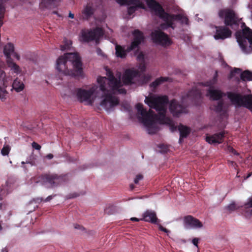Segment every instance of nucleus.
Returning <instances> with one entry per match:
<instances>
[{
    "instance_id": "obj_1",
    "label": "nucleus",
    "mask_w": 252,
    "mask_h": 252,
    "mask_svg": "<svg viewBox=\"0 0 252 252\" xmlns=\"http://www.w3.org/2000/svg\"><path fill=\"white\" fill-rule=\"evenodd\" d=\"M145 102L150 107L158 111V114H156L151 110L147 111L143 108V105L141 103H137L136 105V108L138 113L141 116L142 123L147 127L148 133L155 134L158 130L156 122L159 121L161 124L164 122L166 117V106L168 103V98L166 95L146 97Z\"/></svg>"
},
{
    "instance_id": "obj_2",
    "label": "nucleus",
    "mask_w": 252,
    "mask_h": 252,
    "mask_svg": "<svg viewBox=\"0 0 252 252\" xmlns=\"http://www.w3.org/2000/svg\"><path fill=\"white\" fill-rule=\"evenodd\" d=\"M218 72L216 71L213 78L204 83L205 86L209 87L207 95L211 100H220L223 96L226 95L231 103L236 107H244L252 112V94H243L240 93L227 92L223 93L221 90L215 89L214 85L216 83Z\"/></svg>"
},
{
    "instance_id": "obj_3",
    "label": "nucleus",
    "mask_w": 252,
    "mask_h": 252,
    "mask_svg": "<svg viewBox=\"0 0 252 252\" xmlns=\"http://www.w3.org/2000/svg\"><path fill=\"white\" fill-rule=\"evenodd\" d=\"M57 69L61 73L72 76H83L82 63L76 53H68L57 60Z\"/></svg>"
},
{
    "instance_id": "obj_4",
    "label": "nucleus",
    "mask_w": 252,
    "mask_h": 252,
    "mask_svg": "<svg viewBox=\"0 0 252 252\" xmlns=\"http://www.w3.org/2000/svg\"><path fill=\"white\" fill-rule=\"evenodd\" d=\"M97 82L99 84V90L101 91H105L107 90L113 94L117 93L119 94H126V93L125 89L121 88V82L120 79L115 78L112 72H109L108 78L106 77H98Z\"/></svg>"
},
{
    "instance_id": "obj_5",
    "label": "nucleus",
    "mask_w": 252,
    "mask_h": 252,
    "mask_svg": "<svg viewBox=\"0 0 252 252\" xmlns=\"http://www.w3.org/2000/svg\"><path fill=\"white\" fill-rule=\"evenodd\" d=\"M148 7L154 11L156 14L167 23L168 26L174 29L175 26L171 14L166 12L162 6L155 0H146Z\"/></svg>"
},
{
    "instance_id": "obj_6",
    "label": "nucleus",
    "mask_w": 252,
    "mask_h": 252,
    "mask_svg": "<svg viewBox=\"0 0 252 252\" xmlns=\"http://www.w3.org/2000/svg\"><path fill=\"white\" fill-rule=\"evenodd\" d=\"M40 181L49 188H55L69 180L68 174L58 175L55 173H45L40 176Z\"/></svg>"
},
{
    "instance_id": "obj_7",
    "label": "nucleus",
    "mask_w": 252,
    "mask_h": 252,
    "mask_svg": "<svg viewBox=\"0 0 252 252\" xmlns=\"http://www.w3.org/2000/svg\"><path fill=\"white\" fill-rule=\"evenodd\" d=\"M238 42L243 51L247 49L248 42L252 50V30L248 27H245L242 32H236Z\"/></svg>"
},
{
    "instance_id": "obj_8",
    "label": "nucleus",
    "mask_w": 252,
    "mask_h": 252,
    "mask_svg": "<svg viewBox=\"0 0 252 252\" xmlns=\"http://www.w3.org/2000/svg\"><path fill=\"white\" fill-rule=\"evenodd\" d=\"M82 40L89 42L95 40L97 42L99 38L103 35V30L101 28L96 27L93 30H83L81 31Z\"/></svg>"
},
{
    "instance_id": "obj_9",
    "label": "nucleus",
    "mask_w": 252,
    "mask_h": 252,
    "mask_svg": "<svg viewBox=\"0 0 252 252\" xmlns=\"http://www.w3.org/2000/svg\"><path fill=\"white\" fill-rule=\"evenodd\" d=\"M98 87L94 86L89 90H86L81 88H78L76 90V94L78 100L81 102L86 101L90 105H92L94 103V99L91 97L95 93Z\"/></svg>"
},
{
    "instance_id": "obj_10",
    "label": "nucleus",
    "mask_w": 252,
    "mask_h": 252,
    "mask_svg": "<svg viewBox=\"0 0 252 252\" xmlns=\"http://www.w3.org/2000/svg\"><path fill=\"white\" fill-rule=\"evenodd\" d=\"M220 18H224V23L226 26L238 25L239 19L234 11L230 9H221L219 12Z\"/></svg>"
},
{
    "instance_id": "obj_11",
    "label": "nucleus",
    "mask_w": 252,
    "mask_h": 252,
    "mask_svg": "<svg viewBox=\"0 0 252 252\" xmlns=\"http://www.w3.org/2000/svg\"><path fill=\"white\" fill-rule=\"evenodd\" d=\"M103 92V99L100 102V105L106 110L109 111L119 103L118 98L113 96V94L108 90L102 91Z\"/></svg>"
},
{
    "instance_id": "obj_12",
    "label": "nucleus",
    "mask_w": 252,
    "mask_h": 252,
    "mask_svg": "<svg viewBox=\"0 0 252 252\" xmlns=\"http://www.w3.org/2000/svg\"><path fill=\"white\" fill-rule=\"evenodd\" d=\"M151 36L154 42L162 46H169L172 41L168 35L160 30H156L152 32Z\"/></svg>"
},
{
    "instance_id": "obj_13",
    "label": "nucleus",
    "mask_w": 252,
    "mask_h": 252,
    "mask_svg": "<svg viewBox=\"0 0 252 252\" xmlns=\"http://www.w3.org/2000/svg\"><path fill=\"white\" fill-rule=\"evenodd\" d=\"M7 87L8 81L5 73L0 68V99L2 101L6 99L8 92L6 89Z\"/></svg>"
},
{
    "instance_id": "obj_14",
    "label": "nucleus",
    "mask_w": 252,
    "mask_h": 252,
    "mask_svg": "<svg viewBox=\"0 0 252 252\" xmlns=\"http://www.w3.org/2000/svg\"><path fill=\"white\" fill-rule=\"evenodd\" d=\"M133 39L130 46L127 47V51H131L138 48L139 45L143 41L144 37L143 33L139 30H135L132 32Z\"/></svg>"
},
{
    "instance_id": "obj_15",
    "label": "nucleus",
    "mask_w": 252,
    "mask_h": 252,
    "mask_svg": "<svg viewBox=\"0 0 252 252\" xmlns=\"http://www.w3.org/2000/svg\"><path fill=\"white\" fill-rule=\"evenodd\" d=\"M183 222L185 227L187 229L200 228L203 226L202 222L198 219L191 215L185 216Z\"/></svg>"
},
{
    "instance_id": "obj_16",
    "label": "nucleus",
    "mask_w": 252,
    "mask_h": 252,
    "mask_svg": "<svg viewBox=\"0 0 252 252\" xmlns=\"http://www.w3.org/2000/svg\"><path fill=\"white\" fill-rule=\"evenodd\" d=\"M141 73L138 70L127 69L126 70L123 76V81L125 85L132 84V80L135 78L140 77Z\"/></svg>"
},
{
    "instance_id": "obj_17",
    "label": "nucleus",
    "mask_w": 252,
    "mask_h": 252,
    "mask_svg": "<svg viewBox=\"0 0 252 252\" xmlns=\"http://www.w3.org/2000/svg\"><path fill=\"white\" fill-rule=\"evenodd\" d=\"M216 32L214 37L216 40H223L231 35V30L225 26H216Z\"/></svg>"
},
{
    "instance_id": "obj_18",
    "label": "nucleus",
    "mask_w": 252,
    "mask_h": 252,
    "mask_svg": "<svg viewBox=\"0 0 252 252\" xmlns=\"http://www.w3.org/2000/svg\"><path fill=\"white\" fill-rule=\"evenodd\" d=\"M169 108L174 116L179 117L181 114L187 113L186 108L179 104L175 99L171 101Z\"/></svg>"
},
{
    "instance_id": "obj_19",
    "label": "nucleus",
    "mask_w": 252,
    "mask_h": 252,
    "mask_svg": "<svg viewBox=\"0 0 252 252\" xmlns=\"http://www.w3.org/2000/svg\"><path fill=\"white\" fill-rule=\"evenodd\" d=\"M225 132L224 131L207 136L206 141L210 144H220L223 142Z\"/></svg>"
},
{
    "instance_id": "obj_20",
    "label": "nucleus",
    "mask_w": 252,
    "mask_h": 252,
    "mask_svg": "<svg viewBox=\"0 0 252 252\" xmlns=\"http://www.w3.org/2000/svg\"><path fill=\"white\" fill-rule=\"evenodd\" d=\"M201 97V93L200 91L196 88H193L191 90L188 92L187 94L183 96V99L186 98L189 99L191 100L197 101Z\"/></svg>"
},
{
    "instance_id": "obj_21",
    "label": "nucleus",
    "mask_w": 252,
    "mask_h": 252,
    "mask_svg": "<svg viewBox=\"0 0 252 252\" xmlns=\"http://www.w3.org/2000/svg\"><path fill=\"white\" fill-rule=\"evenodd\" d=\"M95 11V8L94 4L92 2L88 3L84 7L82 13L83 19L88 20L94 14Z\"/></svg>"
},
{
    "instance_id": "obj_22",
    "label": "nucleus",
    "mask_w": 252,
    "mask_h": 252,
    "mask_svg": "<svg viewBox=\"0 0 252 252\" xmlns=\"http://www.w3.org/2000/svg\"><path fill=\"white\" fill-rule=\"evenodd\" d=\"M143 218L141 220H144L145 221L149 222L154 224L157 223L158 219L157 217L155 212L152 210H147L143 214Z\"/></svg>"
},
{
    "instance_id": "obj_23",
    "label": "nucleus",
    "mask_w": 252,
    "mask_h": 252,
    "mask_svg": "<svg viewBox=\"0 0 252 252\" xmlns=\"http://www.w3.org/2000/svg\"><path fill=\"white\" fill-rule=\"evenodd\" d=\"M60 0H41L40 3L41 8L52 9L57 7Z\"/></svg>"
},
{
    "instance_id": "obj_24",
    "label": "nucleus",
    "mask_w": 252,
    "mask_h": 252,
    "mask_svg": "<svg viewBox=\"0 0 252 252\" xmlns=\"http://www.w3.org/2000/svg\"><path fill=\"white\" fill-rule=\"evenodd\" d=\"M178 129L180 132L179 142L181 143L182 139L187 137L190 132L189 127L182 124H180L178 126Z\"/></svg>"
},
{
    "instance_id": "obj_25",
    "label": "nucleus",
    "mask_w": 252,
    "mask_h": 252,
    "mask_svg": "<svg viewBox=\"0 0 252 252\" xmlns=\"http://www.w3.org/2000/svg\"><path fill=\"white\" fill-rule=\"evenodd\" d=\"M136 4H130L132 6L127 8V13L129 15L133 14L138 8L145 9V6L143 3L140 0H137Z\"/></svg>"
},
{
    "instance_id": "obj_26",
    "label": "nucleus",
    "mask_w": 252,
    "mask_h": 252,
    "mask_svg": "<svg viewBox=\"0 0 252 252\" xmlns=\"http://www.w3.org/2000/svg\"><path fill=\"white\" fill-rule=\"evenodd\" d=\"M14 52V45L11 43H8L6 44L3 48V53L6 57L7 61L9 59H12L11 55Z\"/></svg>"
},
{
    "instance_id": "obj_27",
    "label": "nucleus",
    "mask_w": 252,
    "mask_h": 252,
    "mask_svg": "<svg viewBox=\"0 0 252 252\" xmlns=\"http://www.w3.org/2000/svg\"><path fill=\"white\" fill-rule=\"evenodd\" d=\"M115 50L116 56L122 59L126 58L127 53L130 52L127 51V47L125 49L124 47L118 44L115 46Z\"/></svg>"
},
{
    "instance_id": "obj_28",
    "label": "nucleus",
    "mask_w": 252,
    "mask_h": 252,
    "mask_svg": "<svg viewBox=\"0 0 252 252\" xmlns=\"http://www.w3.org/2000/svg\"><path fill=\"white\" fill-rule=\"evenodd\" d=\"M12 87V89H14L17 92H20L24 89V84L20 80L16 79L13 82Z\"/></svg>"
},
{
    "instance_id": "obj_29",
    "label": "nucleus",
    "mask_w": 252,
    "mask_h": 252,
    "mask_svg": "<svg viewBox=\"0 0 252 252\" xmlns=\"http://www.w3.org/2000/svg\"><path fill=\"white\" fill-rule=\"evenodd\" d=\"M240 78L243 81H252V72L248 70H245L241 73Z\"/></svg>"
},
{
    "instance_id": "obj_30",
    "label": "nucleus",
    "mask_w": 252,
    "mask_h": 252,
    "mask_svg": "<svg viewBox=\"0 0 252 252\" xmlns=\"http://www.w3.org/2000/svg\"><path fill=\"white\" fill-rule=\"evenodd\" d=\"M169 79L170 78L168 77H160L156 79L154 82H153L151 84L150 86L151 87L156 88L161 84L165 82L168 81Z\"/></svg>"
},
{
    "instance_id": "obj_31",
    "label": "nucleus",
    "mask_w": 252,
    "mask_h": 252,
    "mask_svg": "<svg viewBox=\"0 0 252 252\" xmlns=\"http://www.w3.org/2000/svg\"><path fill=\"white\" fill-rule=\"evenodd\" d=\"M169 79L170 78L168 77H160L156 79L154 82H153L151 84L150 86L151 87L156 88L161 84L165 82L168 81Z\"/></svg>"
},
{
    "instance_id": "obj_32",
    "label": "nucleus",
    "mask_w": 252,
    "mask_h": 252,
    "mask_svg": "<svg viewBox=\"0 0 252 252\" xmlns=\"http://www.w3.org/2000/svg\"><path fill=\"white\" fill-rule=\"evenodd\" d=\"M169 79L170 78L168 77H160L156 79L154 82H153L151 84L150 86L151 87L156 88L161 84L165 82L168 81Z\"/></svg>"
},
{
    "instance_id": "obj_33",
    "label": "nucleus",
    "mask_w": 252,
    "mask_h": 252,
    "mask_svg": "<svg viewBox=\"0 0 252 252\" xmlns=\"http://www.w3.org/2000/svg\"><path fill=\"white\" fill-rule=\"evenodd\" d=\"M6 62L8 66L12 69L14 70L15 72L18 73L19 71V66L13 61L12 59H9V60L6 61Z\"/></svg>"
},
{
    "instance_id": "obj_34",
    "label": "nucleus",
    "mask_w": 252,
    "mask_h": 252,
    "mask_svg": "<svg viewBox=\"0 0 252 252\" xmlns=\"http://www.w3.org/2000/svg\"><path fill=\"white\" fill-rule=\"evenodd\" d=\"M224 106V102L223 100H220L218 101L216 105H214V110L217 113H220L222 111Z\"/></svg>"
},
{
    "instance_id": "obj_35",
    "label": "nucleus",
    "mask_w": 252,
    "mask_h": 252,
    "mask_svg": "<svg viewBox=\"0 0 252 252\" xmlns=\"http://www.w3.org/2000/svg\"><path fill=\"white\" fill-rule=\"evenodd\" d=\"M116 1L121 5H130V4H136L135 2H137V0H116Z\"/></svg>"
},
{
    "instance_id": "obj_36",
    "label": "nucleus",
    "mask_w": 252,
    "mask_h": 252,
    "mask_svg": "<svg viewBox=\"0 0 252 252\" xmlns=\"http://www.w3.org/2000/svg\"><path fill=\"white\" fill-rule=\"evenodd\" d=\"M13 184H14V180L12 179L9 178L6 182V183H5V185L6 186V189L7 191V192L11 191V190L13 188Z\"/></svg>"
},
{
    "instance_id": "obj_37",
    "label": "nucleus",
    "mask_w": 252,
    "mask_h": 252,
    "mask_svg": "<svg viewBox=\"0 0 252 252\" xmlns=\"http://www.w3.org/2000/svg\"><path fill=\"white\" fill-rule=\"evenodd\" d=\"M10 150V147L9 145L4 146L1 150V153L3 156H7L8 155Z\"/></svg>"
},
{
    "instance_id": "obj_38",
    "label": "nucleus",
    "mask_w": 252,
    "mask_h": 252,
    "mask_svg": "<svg viewBox=\"0 0 252 252\" xmlns=\"http://www.w3.org/2000/svg\"><path fill=\"white\" fill-rule=\"evenodd\" d=\"M160 152L162 153H166L169 151V146L167 145L161 144L158 146Z\"/></svg>"
},
{
    "instance_id": "obj_39",
    "label": "nucleus",
    "mask_w": 252,
    "mask_h": 252,
    "mask_svg": "<svg viewBox=\"0 0 252 252\" xmlns=\"http://www.w3.org/2000/svg\"><path fill=\"white\" fill-rule=\"evenodd\" d=\"M245 208L247 209V212L250 211L249 214L251 215V211L252 209H250L251 208H252V197L250 199L249 201L245 204L244 206Z\"/></svg>"
},
{
    "instance_id": "obj_40",
    "label": "nucleus",
    "mask_w": 252,
    "mask_h": 252,
    "mask_svg": "<svg viewBox=\"0 0 252 252\" xmlns=\"http://www.w3.org/2000/svg\"><path fill=\"white\" fill-rule=\"evenodd\" d=\"M146 64H145V62H140L139 66H138V69L140 70L139 71L141 74L145 72L146 70Z\"/></svg>"
},
{
    "instance_id": "obj_41",
    "label": "nucleus",
    "mask_w": 252,
    "mask_h": 252,
    "mask_svg": "<svg viewBox=\"0 0 252 252\" xmlns=\"http://www.w3.org/2000/svg\"><path fill=\"white\" fill-rule=\"evenodd\" d=\"M140 78H142L143 83H147L150 80L151 76V75H148V74L145 75V74H142V73Z\"/></svg>"
},
{
    "instance_id": "obj_42",
    "label": "nucleus",
    "mask_w": 252,
    "mask_h": 252,
    "mask_svg": "<svg viewBox=\"0 0 252 252\" xmlns=\"http://www.w3.org/2000/svg\"><path fill=\"white\" fill-rule=\"evenodd\" d=\"M71 45V43H68L67 41H65L63 45H61V50L63 51H64L70 48V46Z\"/></svg>"
},
{
    "instance_id": "obj_43",
    "label": "nucleus",
    "mask_w": 252,
    "mask_h": 252,
    "mask_svg": "<svg viewBox=\"0 0 252 252\" xmlns=\"http://www.w3.org/2000/svg\"><path fill=\"white\" fill-rule=\"evenodd\" d=\"M173 20L181 21L183 19V15L181 14H171Z\"/></svg>"
},
{
    "instance_id": "obj_44",
    "label": "nucleus",
    "mask_w": 252,
    "mask_h": 252,
    "mask_svg": "<svg viewBox=\"0 0 252 252\" xmlns=\"http://www.w3.org/2000/svg\"><path fill=\"white\" fill-rule=\"evenodd\" d=\"M137 60L139 62H145L144 55L142 52H140L138 55Z\"/></svg>"
},
{
    "instance_id": "obj_45",
    "label": "nucleus",
    "mask_w": 252,
    "mask_h": 252,
    "mask_svg": "<svg viewBox=\"0 0 252 252\" xmlns=\"http://www.w3.org/2000/svg\"><path fill=\"white\" fill-rule=\"evenodd\" d=\"M226 208L230 211H233L237 209V207L235 203H231L227 206Z\"/></svg>"
},
{
    "instance_id": "obj_46",
    "label": "nucleus",
    "mask_w": 252,
    "mask_h": 252,
    "mask_svg": "<svg viewBox=\"0 0 252 252\" xmlns=\"http://www.w3.org/2000/svg\"><path fill=\"white\" fill-rule=\"evenodd\" d=\"M241 71V69L238 68H235L234 69L231 71L230 74V78H232L234 75V73H239Z\"/></svg>"
},
{
    "instance_id": "obj_47",
    "label": "nucleus",
    "mask_w": 252,
    "mask_h": 252,
    "mask_svg": "<svg viewBox=\"0 0 252 252\" xmlns=\"http://www.w3.org/2000/svg\"><path fill=\"white\" fill-rule=\"evenodd\" d=\"M143 177L141 174H138L136 175L135 178L134 180V182L135 184H137L139 183V181L143 179Z\"/></svg>"
},
{
    "instance_id": "obj_48",
    "label": "nucleus",
    "mask_w": 252,
    "mask_h": 252,
    "mask_svg": "<svg viewBox=\"0 0 252 252\" xmlns=\"http://www.w3.org/2000/svg\"><path fill=\"white\" fill-rule=\"evenodd\" d=\"M170 130L171 132H174L177 130L178 127L173 123H170L169 124Z\"/></svg>"
},
{
    "instance_id": "obj_49",
    "label": "nucleus",
    "mask_w": 252,
    "mask_h": 252,
    "mask_svg": "<svg viewBox=\"0 0 252 252\" xmlns=\"http://www.w3.org/2000/svg\"><path fill=\"white\" fill-rule=\"evenodd\" d=\"M32 147L37 150H39L41 149V146L35 142L32 143Z\"/></svg>"
},
{
    "instance_id": "obj_50",
    "label": "nucleus",
    "mask_w": 252,
    "mask_h": 252,
    "mask_svg": "<svg viewBox=\"0 0 252 252\" xmlns=\"http://www.w3.org/2000/svg\"><path fill=\"white\" fill-rule=\"evenodd\" d=\"M160 27L162 30H166L168 28H171L167 24V23L165 22L164 23H161L160 25Z\"/></svg>"
},
{
    "instance_id": "obj_51",
    "label": "nucleus",
    "mask_w": 252,
    "mask_h": 252,
    "mask_svg": "<svg viewBox=\"0 0 252 252\" xmlns=\"http://www.w3.org/2000/svg\"><path fill=\"white\" fill-rule=\"evenodd\" d=\"M182 23H184L186 25H188L189 24V19L186 17H185L184 16H183V19L181 20Z\"/></svg>"
},
{
    "instance_id": "obj_52",
    "label": "nucleus",
    "mask_w": 252,
    "mask_h": 252,
    "mask_svg": "<svg viewBox=\"0 0 252 252\" xmlns=\"http://www.w3.org/2000/svg\"><path fill=\"white\" fill-rule=\"evenodd\" d=\"M159 229L160 230L163 231L165 233H168L170 232L169 230L167 229L166 228L163 227L162 225H160L159 226Z\"/></svg>"
},
{
    "instance_id": "obj_53",
    "label": "nucleus",
    "mask_w": 252,
    "mask_h": 252,
    "mask_svg": "<svg viewBox=\"0 0 252 252\" xmlns=\"http://www.w3.org/2000/svg\"><path fill=\"white\" fill-rule=\"evenodd\" d=\"M198 241L199 239L198 238H194L192 239V242L194 246L198 247Z\"/></svg>"
},
{
    "instance_id": "obj_54",
    "label": "nucleus",
    "mask_w": 252,
    "mask_h": 252,
    "mask_svg": "<svg viewBox=\"0 0 252 252\" xmlns=\"http://www.w3.org/2000/svg\"><path fill=\"white\" fill-rule=\"evenodd\" d=\"M79 195V194L77 193H73L72 194H70L69 195V198H75V197H76L77 196H78Z\"/></svg>"
},
{
    "instance_id": "obj_55",
    "label": "nucleus",
    "mask_w": 252,
    "mask_h": 252,
    "mask_svg": "<svg viewBox=\"0 0 252 252\" xmlns=\"http://www.w3.org/2000/svg\"><path fill=\"white\" fill-rule=\"evenodd\" d=\"M96 53L98 55H102V56L103 55H102V53H103L102 51L99 48H97Z\"/></svg>"
},
{
    "instance_id": "obj_56",
    "label": "nucleus",
    "mask_w": 252,
    "mask_h": 252,
    "mask_svg": "<svg viewBox=\"0 0 252 252\" xmlns=\"http://www.w3.org/2000/svg\"><path fill=\"white\" fill-rule=\"evenodd\" d=\"M12 55H13L14 57H15L17 60H20V56L16 52H14V53Z\"/></svg>"
},
{
    "instance_id": "obj_57",
    "label": "nucleus",
    "mask_w": 252,
    "mask_h": 252,
    "mask_svg": "<svg viewBox=\"0 0 252 252\" xmlns=\"http://www.w3.org/2000/svg\"><path fill=\"white\" fill-rule=\"evenodd\" d=\"M54 157V156L52 154H48L46 155V158L49 159H51L53 158Z\"/></svg>"
},
{
    "instance_id": "obj_58",
    "label": "nucleus",
    "mask_w": 252,
    "mask_h": 252,
    "mask_svg": "<svg viewBox=\"0 0 252 252\" xmlns=\"http://www.w3.org/2000/svg\"><path fill=\"white\" fill-rule=\"evenodd\" d=\"M52 198H53V196L52 195H49L45 199L44 201H45V202L49 201L52 199Z\"/></svg>"
},
{
    "instance_id": "obj_59",
    "label": "nucleus",
    "mask_w": 252,
    "mask_h": 252,
    "mask_svg": "<svg viewBox=\"0 0 252 252\" xmlns=\"http://www.w3.org/2000/svg\"><path fill=\"white\" fill-rule=\"evenodd\" d=\"M130 220L134 221H138L139 220L136 218H131Z\"/></svg>"
},
{
    "instance_id": "obj_60",
    "label": "nucleus",
    "mask_w": 252,
    "mask_h": 252,
    "mask_svg": "<svg viewBox=\"0 0 252 252\" xmlns=\"http://www.w3.org/2000/svg\"><path fill=\"white\" fill-rule=\"evenodd\" d=\"M81 226L79 224H75L74 226V228L75 229H80Z\"/></svg>"
},
{
    "instance_id": "obj_61",
    "label": "nucleus",
    "mask_w": 252,
    "mask_h": 252,
    "mask_svg": "<svg viewBox=\"0 0 252 252\" xmlns=\"http://www.w3.org/2000/svg\"><path fill=\"white\" fill-rule=\"evenodd\" d=\"M68 17L70 18H74V14L71 13V12H70L69 13V15H68Z\"/></svg>"
},
{
    "instance_id": "obj_62",
    "label": "nucleus",
    "mask_w": 252,
    "mask_h": 252,
    "mask_svg": "<svg viewBox=\"0 0 252 252\" xmlns=\"http://www.w3.org/2000/svg\"><path fill=\"white\" fill-rule=\"evenodd\" d=\"M130 188L131 190H133L134 188V186L133 184H131L130 185Z\"/></svg>"
},
{
    "instance_id": "obj_63",
    "label": "nucleus",
    "mask_w": 252,
    "mask_h": 252,
    "mask_svg": "<svg viewBox=\"0 0 252 252\" xmlns=\"http://www.w3.org/2000/svg\"><path fill=\"white\" fill-rule=\"evenodd\" d=\"M53 13L54 14L58 15V16H60V15L58 14V12L57 11H53Z\"/></svg>"
},
{
    "instance_id": "obj_64",
    "label": "nucleus",
    "mask_w": 252,
    "mask_h": 252,
    "mask_svg": "<svg viewBox=\"0 0 252 252\" xmlns=\"http://www.w3.org/2000/svg\"><path fill=\"white\" fill-rule=\"evenodd\" d=\"M232 152L234 154H236V151L233 148H231Z\"/></svg>"
}]
</instances>
